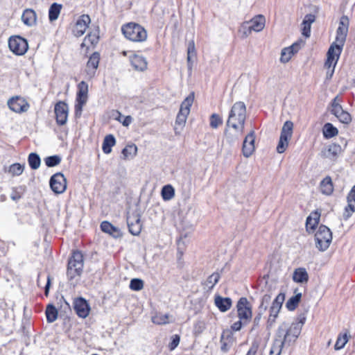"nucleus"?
<instances>
[{
    "mask_svg": "<svg viewBox=\"0 0 355 355\" xmlns=\"http://www.w3.org/2000/svg\"><path fill=\"white\" fill-rule=\"evenodd\" d=\"M232 338L227 337L225 338L224 335L221 336L220 343H221V351L223 352H227L231 347Z\"/></svg>",
    "mask_w": 355,
    "mask_h": 355,
    "instance_id": "nucleus-53",
    "label": "nucleus"
},
{
    "mask_svg": "<svg viewBox=\"0 0 355 355\" xmlns=\"http://www.w3.org/2000/svg\"><path fill=\"white\" fill-rule=\"evenodd\" d=\"M293 279L297 283H306L309 280V275L304 268L295 269L293 274Z\"/></svg>",
    "mask_w": 355,
    "mask_h": 355,
    "instance_id": "nucleus-29",
    "label": "nucleus"
},
{
    "mask_svg": "<svg viewBox=\"0 0 355 355\" xmlns=\"http://www.w3.org/2000/svg\"><path fill=\"white\" fill-rule=\"evenodd\" d=\"M196 55V51L195 48V44L194 42L191 40L188 43L187 47V62L189 68H191L192 67L191 59L192 58H195Z\"/></svg>",
    "mask_w": 355,
    "mask_h": 355,
    "instance_id": "nucleus-47",
    "label": "nucleus"
},
{
    "mask_svg": "<svg viewBox=\"0 0 355 355\" xmlns=\"http://www.w3.org/2000/svg\"><path fill=\"white\" fill-rule=\"evenodd\" d=\"M115 119L122 123L123 126L128 127L132 121L130 116H123L119 112H116Z\"/></svg>",
    "mask_w": 355,
    "mask_h": 355,
    "instance_id": "nucleus-50",
    "label": "nucleus"
},
{
    "mask_svg": "<svg viewBox=\"0 0 355 355\" xmlns=\"http://www.w3.org/2000/svg\"><path fill=\"white\" fill-rule=\"evenodd\" d=\"M338 133V129L330 123H327L323 127V135L325 138H331L337 135Z\"/></svg>",
    "mask_w": 355,
    "mask_h": 355,
    "instance_id": "nucleus-39",
    "label": "nucleus"
},
{
    "mask_svg": "<svg viewBox=\"0 0 355 355\" xmlns=\"http://www.w3.org/2000/svg\"><path fill=\"white\" fill-rule=\"evenodd\" d=\"M347 206L345 207L343 217L347 220L355 212V185L352 187L347 196Z\"/></svg>",
    "mask_w": 355,
    "mask_h": 355,
    "instance_id": "nucleus-20",
    "label": "nucleus"
},
{
    "mask_svg": "<svg viewBox=\"0 0 355 355\" xmlns=\"http://www.w3.org/2000/svg\"><path fill=\"white\" fill-rule=\"evenodd\" d=\"M78 94L76 101L82 102L87 101L88 85L85 81H81L78 85Z\"/></svg>",
    "mask_w": 355,
    "mask_h": 355,
    "instance_id": "nucleus-33",
    "label": "nucleus"
},
{
    "mask_svg": "<svg viewBox=\"0 0 355 355\" xmlns=\"http://www.w3.org/2000/svg\"><path fill=\"white\" fill-rule=\"evenodd\" d=\"M284 345V341L282 339L275 338L270 350V355H280Z\"/></svg>",
    "mask_w": 355,
    "mask_h": 355,
    "instance_id": "nucleus-45",
    "label": "nucleus"
},
{
    "mask_svg": "<svg viewBox=\"0 0 355 355\" xmlns=\"http://www.w3.org/2000/svg\"><path fill=\"white\" fill-rule=\"evenodd\" d=\"M320 191L321 192L327 196H329L333 193L334 186L331 178L329 176L323 179L320 182Z\"/></svg>",
    "mask_w": 355,
    "mask_h": 355,
    "instance_id": "nucleus-31",
    "label": "nucleus"
},
{
    "mask_svg": "<svg viewBox=\"0 0 355 355\" xmlns=\"http://www.w3.org/2000/svg\"><path fill=\"white\" fill-rule=\"evenodd\" d=\"M100 60V55L98 53H94L89 58L85 69V72L87 73V76L89 78H92L96 71V69L98 67Z\"/></svg>",
    "mask_w": 355,
    "mask_h": 355,
    "instance_id": "nucleus-19",
    "label": "nucleus"
},
{
    "mask_svg": "<svg viewBox=\"0 0 355 355\" xmlns=\"http://www.w3.org/2000/svg\"><path fill=\"white\" fill-rule=\"evenodd\" d=\"M248 22L249 23L252 31L260 32L265 27L266 19L263 15H259L253 17Z\"/></svg>",
    "mask_w": 355,
    "mask_h": 355,
    "instance_id": "nucleus-27",
    "label": "nucleus"
},
{
    "mask_svg": "<svg viewBox=\"0 0 355 355\" xmlns=\"http://www.w3.org/2000/svg\"><path fill=\"white\" fill-rule=\"evenodd\" d=\"M320 218V214L318 211L311 212L306 220V230L309 234L314 233L315 227L318 226Z\"/></svg>",
    "mask_w": 355,
    "mask_h": 355,
    "instance_id": "nucleus-21",
    "label": "nucleus"
},
{
    "mask_svg": "<svg viewBox=\"0 0 355 355\" xmlns=\"http://www.w3.org/2000/svg\"><path fill=\"white\" fill-rule=\"evenodd\" d=\"M246 119V107L241 101L236 102L232 107L227 121L228 125L244 128Z\"/></svg>",
    "mask_w": 355,
    "mask_h": 355,
    "instance_id": "nucleus-3",
    "label": "nucleus"
},
{
    "mask_svg": "<svg viewBox=\"0 0 355 355\" xmlns=\"http://www.w3.org/2000/svg\"><path fill=\"white\" fill-rule=\"evenodd\" d=\"M349 338V336L347 333H345L344 334H339L334 345V349L336 350H340L343 349L348 342Z\"/></svg>",
    "mask_w": 355,
    "mask_h": 355,
    "instance_id": "nucleus-42",
    "label": "nucleus"
},
{
    "mask_svg": "<svg viewBox=\"0 0 355 355\" xmlns=\"http://www.w3.org/2000/svg\"><path fill=\"white\" fill-rule=\"evenodd\" d=\"M349 27V18L342 16L336 31V41L331 45L327 53V64H334L338 62L344 46Z\"/></svg>",
    "mask_w": 355,
    "mask_h": 355,
    "instance_id": "nucleus-1",
    "label": "nucleus"
},
{
    "mask_svg": "<svg viewBox=\"0 0 355 355\" xmlns=\"http://www.w3.org/2000/svg\"><path fill=\"white\" fill-rule=\"evenodd\" d=\"M77 103L75 105V115L76 117H79L81 115L83 107L87 101L82 102V101H76Z\"/></svg>",
    "mask_w": 355,
    "mask_h": 355,
    "instance_id": "nucleus-60",
    "label": "nucleus"
},
{
    "mask_svg": "<svg viewBox=\"0 0 355 355\" xmlns=\"http://www.w3.org/2000/svg\"><path fill=\"white\" fill-rule=\"evenodd\" d=\"M305 321V315H301L289 327L288 324L282 323L278 328L276 338L282 339L284 341V345L294 342L300 336Z\"/></svg>",
    "mask_w": 355,
    "mask_h": 355,
    "instance_id": "nucleus-2",
    "label": "nucleus"
},
{
    "mask_svg": "<svg viewBox=\"0 0 355 355\" xmlns=\"http://www.w3.org/2000/svg\"><path fill=\"white\" fill-rule=\"evenodd\" d=\"M223 123L222 118L217 114H211L210 117V126L212 128H217Z\"/></svg>",
    "mask_w": 355,
    "mask_h": 355,
    "instance_id": "nucleus-54",
    "label": "nucleus"
},
{
    "mask_svg": "<svg viewBox=\"0 0 355 355\" xmlns=\"http://www.w3.org/2000/svg\"><path fill=\"white\" fill-rule=\"evenodd\" d=\"M336 64H337V62H336L334 64L329 65V64H327V60L326 61L324 66L327 69V79L331 78V77L334 73V69H335Z\"/></svg>",
    "mask_w": 355,
    "mask_h": 355,
    "instance_id": "nucleus-61",
    "label": "nucleus"
},
{
    "mask_svg": "<svg viewBox=\"0 0 355 355\" xmlns=\"http://www.w3.org/2000/svg\"><path fill=\"white\" fill-rule=\"evenodd\" d=\"M342 152L343 148L340 145L336 144H331L322 151V155L326 158L335 159L338 157V155L341 154Z\"/></svg>",
    "mask_w": 355,
    "mask_h": 355,
    "instance_id": "nucleus-23",
    "label": "nucleus"
},
{
    "mask_svg": "<svg viewBox=\"0 0 355 355\" xmlns=\"http://www.w3.org/2000/svg\"><path fill=\"white\" fill-rule=\"evenodd\" d=\"M281 309L271 306L270 309V315L268 320V327H271L273 326L274 323L275 322L276 318L278 316V314L279 313Z\"/></svg>",
    "mask_w": 355,
    "mask_h": 355,
    "instance_id": "nucleus-46",
    "label": "nucleus"
},
{
    "mask_svg": "<svg viewBox=\"0 0 355 355\" xmlns=\"http://www.w3.org/2000/svg\"><path fill=\"white\" fill-rule=\"evenodd\" d=\"M90 17L87 15H83L77 20L75 26L73 29V33L76 37L82 36L88 28V25L90 24Z\"/></svg>",
    "mask_w": 355,
    "mask_h": 355,
    "instance_id": "nucleus-17",
    "label": "nucleus"
},
{
    "mask_svg": "<svg viewBox=\"0 0 355 355\" xmlns=\"http://www.w3.org/2000/svg\"><path fill=\"white\" fill-rule=\"evenodd\" d=\"M21 21L28 26H33L37 22V14L35 11L31 8H26L24 10L21 15Z\"/></svg>",
    "mask_w": 355,
    "mask_h": 355,
    "instance_id": "nucleus-24",
    "label": "nucleus"
},
{
    "mask_svg": "<svg viewBox=\"0 0 355 355\" xmlns=\"http://www.w3.org/2000/svg\"><path fill=\"white\" fill-rule=\"evenodd\" d=\"M121 31L125 38L132 42H142L147 39V32L145 28L136 23L130 22L123 25Z\"/></svg>",
    "mask_w": 355,
    "mask_h": 355,
    "instance_id": "nucleus-4",
    "label": "nucleus"
},
{
    "mask_svg": "<svg viewBox=\"0 0 355 355\" xmlns=\"http://www.w3.org/2000/svg\"><path fill=\"white\" fill-rule=\"evenodd\" d=\"M340 100L338 96H336L332 103H331V112L333 114L336 118L338 116L341 115L343 113L346 112L347 111L343 110L342 106L340 104Z\"/></svg>",
    "mask_w": 355,
    "mask_h": 355,
    "instance_id": "nucleus-36",
    "label": "nucleus"
},
{
    "mask_svg": "<svg viewBox=\"0 0 355 355\" xmlns=\"http://www.w3.org/2000/svg\"><path fill=\"white\" fill-rule=\"evenodd\" d=\"M214 304L221 312H226L231 308L232 301L230 297L216 295L214 298Z\"/></svg>",
    "mask_w": 355,
    "mask_h": 355,
    "instance_id": "nucleus-26",
    "label": "nucleus"
},
{
    "mask_svg": "<svg viewBox=\"0 0 355 355\" xmlns=\"http://www.w3.org/2000/svg\"><path fill=\"white\" fill-rule=\"evenodd\" d=\"M21 191H18V189H13L10 194V198L12 200L17 201L21 198Z\"/></svg>",
    "mask_w": 355,
    "mask_h": 355,
    "instance_id": "nucleus-63",
    "label": "nucleus"
},
{
    "mask_svg": "<svg viewBox=\"0 0 355 355\" xmlns=\"http://www.w3.org/2000/svg\"><path fill=\"white\" fill-rule=\"evenodd\" d=\"M315 17L313 14H308L304 17V19L301 24L302 34L306 37H309L311 35V24L315 21Z\"/></svg>",
    "mask_w": 355,
    "mask_h": 355,
    "instance_id": "nucleus-25",
    "label": "nucleus"
},
{
    "mask_svg": "<svg viewBox=\"0 0 355 355\" xmlns=\"http://www.w3.org/2000/svg\"><path fill=\"white\" fill-rule=\"evenodd\" d=\"M24 170V164H21L19 163H15L11 164L8 170H6V172H8L12 176H19L20 175Z\"/></svg>",
    "mask_w": 355,
    "mask_h": 355,
    "instance_id": "nucleus-38",
    "label": "nucleus"
},
{
    "mask_svg": "<svg viewBox=\"0 0 355 355\" xmlns=\"http://www.w3.org/2000/svg\"><path fill=\"white\" fill-rule=\"evenodd\" d=\"M46 316L47 322L49 323L53 322L58 318V311L51 304L47 306L46 309Z\"/></svg>",
    "mask_w": 355,
    "mask_h": 355,
    "instance_id": "nucleus-41",
    "label": "nucleus"
},
{
    "mask_svg": "<svg viewBox=\"0 0 355 355\" xmlns=\"http://www.w3.org/2000/svg\"><path fill=\"white\" fill-rule=\"evenodd\" d=\"M301 297L302 294L300 293H297L294 296L291 297L286 304L287 309L289 311L295 310L300 301Z\"/></svg>",
    "mask_w": 355,
    "mask_h": 355,
    "instance_id": "nucleus-43",
    "label": "nucleus"
},
{
    "mask_svg": "<svg viewBox=\"0 0 355 355\" xmlns=\"http://www.w3.org/2000/svg\"><path fill=\"white\" fill-rule=\"evenodd\" d=\"M121 153L123 159H132L137 153V146L133 144L127 145L122 150Z\"/></svg>",
    "mask_w": 355,
    "mask_h": 355,
    "instance_id": "nucleus-34",
    "label": "nucleus"
},
{
    "mask_svg": "<svg viewBox=\"0 0 355 355\" xmlns=\"http://www.w3.org/2000/svg\"><path fill=\"white\" fill-rule=\"evenodd\" d=\"M49 183L52 191L55 193H62L67 189V180L61 173L54 174Z\"/></svg>",
    "mask_w": 355,
    "mask_h": 355,
    "instance_id": "nucleus-11",
    "label": "nucleus"
},
{
    "mask_svg": "<svg viewBox=\"0 0 355 355\" xmlns=\"http://www.w3.org/2000/svg\"><path fill=\"white\" fill-rule=\"evenodd\" d=\"M285 300V295L283 293H279L272 302V306H277L279 309L282 308V304Z\"/></svg>",
    "mask_w": 355,
    "mask_h": 355,
    "instance_id": "nucleus-57",
    "label": "nucleus"
},
{
    "mask_svg": "<svg viewBox=\"0 0 355 355\" xmlns=\"http://www.w3.org/2000/svg\"><path fill=\"white\" fill-rule=\"evenodd\" d=\"M194 94H190L181 103L180 111L177 115L175 132V134H180L184 128L188 115L190 113V108L193 103Z\"/></svg>",
    "mask_w": 355,
    "mask_h": 355,
    "instance_id": "nucleus-5",
    "label": "nucleus"
},
{
    "mask_svg": "<svg viewBox=\"0 0 355 355\" xmlns=\"http://www.w3.org/2000/svg\"><path fill=\"white\" fill-rule=\"evenodd\" d=\"M341 123L349 124L352 121V116L349 112H346L341 115L338 116L337 118Z\"/></svg>",
    "mask_w": 355,
    "mask_h": 355,
    "instance_id": "nucleus-58",
    "label": "nucleus"
},
{
    "mask_svg": "<svg viewBox=\"0 0 355 355\" xmlns=\"http://www.w3.org/2000/svg\"><path fill=\"white\" fill-rule=\"evenodd\" d=\"M254 132H250L246 137L243 141L242 152L243 155L245 157H249L252 155L253 152L254 151Z\"/></svg>",
    "mask_w": 355,
    "mask_h": 355,
    "instance_id": "nucleus-18",
    "label": "nucleus"
},
{
    "mask_svg": "<svg viewBox=\"0 0 355 355\" xmlns=\"http://www.w3.org/2000/svg\"><path fill=\"white\" fill-rule=\"evenodd\" d=\"M127 223L130 232L135 236H137L141 231V223L140 216L137 212H132L128 215Z\"/></svg>",
    "mask_w": 355,
    "mask_h": 355,
    "instance_id": "nucleus-12",
    "label": "nucleus"
},
{
    "mask_svg": "<svg viewBox=\"0 0 355 355\" xmlns=\"http://www.w3.org/2000/svg\"><path fill=\"white\" fill-rule=\"evenodd\" d=\"M293 123L291 121H286L281 130L279 141L277 146V153H283L286 151L293 135Z\"/></svg>",
    "mask_w": 355,
    "mask_h": 355,
    "instance_id": "nucleus-8",
    "label": "nucleus"
},
{
    "mask_svg": "<svg viewBox=\"0 0 355 355\" xmlns=\"http://www.w3.org/2000/svg\"><path fill=\"white\" fill-rule=\"evenodd\" d=\"M237 314L239 319L249 323L252 319V306L246 297H241L236 304Z\"/></svg>",
    "mask_w": 355,
    "mask_h": 355,
    "instance_id": "nucleus-10",
    "label": "nucleus"
},
{
    "mask_svg": "<svg viewBox=\"0 0 355 355\" xmlns=\"http://www.w3.org/2000/svg\"><path fill=\"white\" fill-rule=\"evenodd\" d=\"M98 40L99 36L98 31L91 32L85 37L81 44V46L86 47L87 49L94 46L98 42Z\"/></svg>",
    "mask_w": 355,
    "mask_h": 355,
    "instance_id": "nucleus-28",
    "label": "nucleus"
},
{
    "mask_svg": "<svg viewBox=\"0 0 355 355\" xmlns=\"http://www.w3.org/2000/svg\"><path fill=\"white\" fill-rule=\"evenodd\" d=\"M45 164L49 167H53L58 165L61 162V157L59 155H53L44 159Z\"/></svg>",
    "mask_w": 355,
    "mask_h": 355,
    "instance_id": "nucleus-49",
    "label": "nucleus"
},
{
    "mask_svg": "<svg viewBox=\"0 0 355 355\" xmlns=\"http://www.w3.org/2000/svg\"><path fill=\"white\" fill-rule=\"evenodd\" d=\"M243 36L247 37L252 31L251 27L248 21L244 22L239 30Z\"/></svg>",
    "mask_w": 355,
    "mask_h": 355,
    "instance_id": "nucleus-55",
    "label": "nucleus"
},
{
    "mask_svg": "<svg viewBox=\"0 0 355 355\" xmlns=\"http://www.w3.org/2000/svg\"><path fill=\"white\" fill-rule=\"evenodd\" d=\"M101 229L103 232L109 234L113 236H116L119 234V229L107 221H103L101 223Z\"/></svg>",
    "mask_w": 355,
    "mask_h": 355,
    "instance_id": "nucleus-37",
    "label": "nucleus"
},
{
    "mask_svg": "<svg viewBox=\"0 0 355 355\" xmlns=\"http://www.w3.org/2000/svg\"><path fill=\"white\" fill-rule=\"evenodd\" d=\"M174 319L172 315L168 314L157 313L152 317V322L156 324H166L173 322Z\"/></svg>",
    "mask_w": 355,
    "mask_h": 355,
    "instance_id": "nucleus-30",
    "label": "nucleus"
},
{
    "mask_svg": "<svg viewBox=\"0 0 355 355\" xmlns=\"http://www.w3.org/2000/svg\"><path fill=\"white\" fill-rule=\"evenodd\" d=\"M130 60L132 67L139 71H144L147 69L148 62L146 58L141 55L133 54L130 56Z\"/></svg>",
    "mask_w": 355,
    "mask_h": 355,
    "instance_id": "nucleus-22",
    "label": "nucleus"
},
{
    "mask_svg": "<svg viewBox=\"0 0 355 355\" xmlns=\"http://www.w3.org/2000/svg\"><path fill=\"white\" fill-rule=\"evenodd\" d=\"M83 268V256L80 251H75L68 262L67 276L69 279L80 276Z\"/></svg>",
    "mask_w": 355,
    "mask_h": 355,
    "instance_id": "nucleus-7",
    "label": "nucleus"
},
{
    "mask_svg": "<svg viewBox=\"0 0 355 355\" xmlns=\"http://www.w3.org/2000/svg\"><path fill=\"white\" fill-rule=\"evenodd\" d=\"M28 162L30 167L34 170L37 169L41 163L39 155L34 153H32L28 155Z\"/></svg>",
    "mask_w": 355,
    "mask_h": 355,
    "instance_id": "nucleus-44",
    "label": "nucleus"
},
{
    "mask_svg": "<svg viewBox=\"0 0 355 355\" xmlns=\"http://www.w3.org/2000/svg\"><path fill=\"white\" fill-rule=\"evenodd\" d=\"M161 193L164 200H170L175 196V190L171 185L167 184L163 187Z\"/></svg>",
    "mask_w": 355,
    "mask_h": 355,
    "instance_id": "nucleus-40",
    "label": "nucleus"
},
{
    "mask_svg": "<svg viewBox=\"0 0 355 355\" xmlns=\"http://www.w3.org/2000/svg\"><path fill=\"white\" fill-rule=\"evenodd\" d=\"M54 112L57 123L60 125H64L68 118V105L63 101H59L55 105Z\"/></svg>",
    "mask_w": 355,
    "mask_h": 355,
    "instance_id": "nucleus-14",
    "label": "nucleus"
},
{
    "mask_svg": "<svg viewBox=\"0 0 355 355\" xmlns=\"http://www.w3.org/2000/svg\"><path fill=\"white\" fill-rule=\"evenodd\" d=\"M244 130V128L234 127V125H226L225 130V141L232 144L237 141L239 137L242 135Z\"/></svg>",
    "mask_w": 355,
    "mask_h": 355,
    "instance_id": "nucleus-16",
    "label": "nucleus"
},
{
    "mask_svg": "<svg viewBox=\"0 0 355 355\" xmlns=\"http://www.w3.org/2000/svg\"><path fill=\"white\" fill-rule=\"evenodd\" d=\"M8 46L10 50L17 55H24L28 49L26 40L18 35L10 37Z\"/></svg>",
    "mask_w": 355,
    "mask_h": 355,
    "instance_id": "nucleus-9",
    "label": "nucleus"
},
{
    "mask_svg": "<svg viewBox=\"0 0 355 355\" xmlns=\"http://www.w3.org/2000/svg\"><path fill=\"white\" fill-rule=\"evenodd\" d=\"M116 144V139L112 135H106L102 144V150L104 153L110 154L112 152V147Z\"/></svg>",
    "mask_w": 355,
    "mask_h": 355,
    "instance_id": "nucleus-32",
    "label": "nucleus"
},
{
    "mask_svg": "<svg viewBox=\"0 0 355 355\" xmlns=\"http://www.w3.org/2000/svg\"><path fill=\"white\" fill-rule=\"evenodd\" d=\"M247 324L248 323L244 322L243 320L239 319V321H236V322H235L234 323L232 324V325L231 326V328H232V330H234L235 331H239L241 329L243 325H245Z\"/></svg>",
    "mask_w": 355,
    "mask_h": 355,
    "instance_id": "nucleus-64",
    "label": "nucleus"
},
{
    "mask_svg": "<svg viewBox=\"0 0 355 355\" xmlns=\"http://www.w3.org/2000/svg\"><path fill=\"white\" fill-rule=\"evenodd\" d=\"M73 309L80 318H85L89 314V305L83 297H78L73 300Z\"/></svg>",
    "mask_w": 355,
    "mask_h": 355,
    "instance_id": "nucleus-15",
    "label": "nucleus"
},
{
    "mask_svg": "<svg viewBox=\"0 0 355 355\" xmlns=\"http://www.w3.org/2000/svg\"><path fill=\"white\" fill-rule=\"evenodd\" d=\"M293 55L292 50L288 47L284 48L281 53L280 61L283 63L288 62Z\"/></svg>",
    "mask_w": 355,
    "mask_h": 355,
    "instance_id": "nucleus-51",
    "label": "nucleus"
},
{
    "mask_svg": "<svg viewBox=\"0 0 355 355\" xmlns=\"http://www.w3.org/2000/svg\"><path fill=\"white\" fill-rule=\"evenodd\" d=\"M332 241V233L329 227L321 225L315 233V248L320 252L326 251Z\"/></svg>",
    "mask_w": 355,
    "mask_h": 355,
    "instance_id": "nucleus-6",
    "label": "nucleus"
},
{
    "mask_svg": "<svg viewBox=\"0 0 355 355\" xmlns=\"http://www.w3.org/2000/svg\"><path fill=\"white\" fill-rule=\"evenodd\" d=\"M8 105L12 111L16 113L25 112L29 108V104L27 101L19 96H15L10 98L8 101Z\"/></svg>",
    "mask_w": 355,
    "mask_h": 355,
    "instance_id": "nucleus-13",
    "label": "nucleus"
},
{
    "mask_svg": "<svg viewBox=\"0 0 355 355\" xmlns=\"http://www.w3.org/2000/svg\"><path fill=\"white\" fill-rule=\"evenodd\" d=\"M180 338L178 335H173L171 337V342L168 345L170 350H174L180 343Z\"/></svg>",
    "mask_w": 355,
    "mask_h": 355,
    "instance_id": "nucleus-59",
    "label": "nucleus"
},
{
    "mask_svg": "<svg viewBox=\"0 0 355 355\" xmlns=\"http://www.w3.org/2000/svg\"><path fill=\"white\" fill-rule=\"evenodd\" d=\"M144 288V281L141 279H132L130 283V288L132 291H139Z\"/></svg>",
    "mask_w": 355,
    "mask_h": 355,
    "instance_id": "nucleus-52",
    "label": "nucleus"
},
{
    "mask_svg": "<svg viewBox=\"0 0 355 355\" xmlns=\"http://www.w3.org/2000/svg\"><path fill=\"white\" fill-rule=\"evenodd\" d=\"M61 9L62 5L57 3H53L50 6L49 10V19L50 21H53L58 18Z\"/></svg>",
    "mask_w": 355,
    "mask_h": 355,
    "instance_id": "nucleus-35",
    "label": "nucleus"
},
{
    "mask_svg": "<svg viewBox=\"0 0 355 355\" xmlns=\"http://www.w3.org/2000/svg\"><path fill=\"white\" fill-rule=\"evenodd\" d=\"M302 45H303V42L302 40H300L297 42H295L291 46H288V48L291 50H292L293 54H295L302 48Z\"/></svg>",
    "mask_w": 355,
    "mask_h": 355,
    "instance_id": "nucleus-62",
    "label": "nucleus"
},
{
    "mask_svg": "<svg viewBox=\"0 0 355 355\" xmlns=\"http://www.w3.org/2000/svg\"><path fill=\"white\" fill-rule=\"evenodd\" d=\"M220 275L218 272H214L211 274L206 280L205 284L209 289L214 288V286L218 283L220 279Z\"/></svg>",
    "mask_w": 355,
    "mask_h": 355,
    "instance_id": "nucleus-48",
    "label": "nucleus"
},
{
    "mask_svg": "<svg viewBox=\"0 0 355 355\" xmlns=\"http://www.w3.org/2000/svg\"><path fill=\"white\" fill-rule=\"evenodd\" d=\"M270 300L271 297L270 295H264L261 299V302L259 307V310L265 311L268 308V305L270 302Z\"/></svg>",
    "mask_w": 355,
    "mask_h": 355,
    "instance_id": "nucleus-56",
    "label": "nucleus"
}]
</instances>
